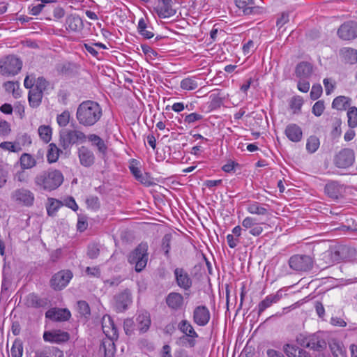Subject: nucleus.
Segmentation results:
<instances>
[{
  "instance_id": "obj_1",
  "label": "nucleus",
  "mask_w": 357,
  "mask_h": 357,
  "mask_svg": "<svg viewBox=\"0 0 357 357\" xmlns=\"http://www.w3.org/2000/svg\"><path fill=\"white\" fill-rule=\"evenodd\" d=\"M76 116L79 124L92 126L101 118L102 109L96 102L84 101L78 106Z\"/></svg>"
},
{
  "instance_id": "obj_2",
  "label": "nucleus",
  "mask_w": 357,
  "mask_h": 357,
  "mask_svg": "<svg viewBox=\"0 0 357 357\" xmlns=\"http://www.w3.org/2000/svg\"><path fill=\"white\" fill-rule=\"evenodd\" d=\"M63 182L62 173L57 169L43 171L36 176L34 184L40 190L52 191L58 188Z\"/></svg>"
},
{
  "instance_id": "obj_3",
  "label": "nucleus",
  "mask_w": 357,
  "mask_h": 357,
  "mask_svg": "<svg viewBox=\"0 0 357 357\" xmlns=\"http://www.w3.org/2000/svg\"><path fill=\"white\" fill-rule=\"evenodd\" d=\"M102 331L108 337V340L102 342V347L104 349L105 355H112L114 349L113 340L118 337L117 328H116L112 318L105 315L102 319Z\"/></svg>"
},
{
  "instance_id": "obj_4",
  "label": "nucleus",
  "mask_w": 357,
  "mask_h": 357,
  "mask_svg": "<svg viewBox=\"0 0 357 357\" xmlns=\"http://www.w3.org/2000/svg\"><path fill=\"white\" fill-rule=\"evenodd\" d=\"M147 250L148 245L146 244H140L128 257V261L131 264H135L137 272H140L146 266L148 261Z\"/></svg>"
},
{
  "instance_id": "obj_5",
  "label": "nucleus",
  "mask_w": 357,
  "mask_h": 357,
  "mask_svg": "<svg viewBox=\"0 0 357 357\" xmlns=\"http://www.w3.org/2000/svg\"><path fill=\"white\" fill-rule=\"evenodd\" d=\"M22 63L14 56H8L0 59V74L3 76H14L22 68Z\"/></svg>"
},
{
  "instance_id": "obj_6",
  "label": "nucleus",
  "mask_w": 357,
  "mask_h": 357,
  "mask_svg": "<svg viewBox=\"0 0 357 357\" xmlns=\"http://www.w3.org/2000/svg\"><path fill=\"white\" fill-rule=\"evenodd\" d=\"M86 139V136L80 130L63 129L60 131V142L64 149L77 142L83 143Z\"/></svg>"
},
{
  "instance_id": "obj_7",
  "label": "nucleus",
  "mask_w": 357,
  "mask_h": 357,
  "mask_svg": "<svg viewBox=\"0 0 357 357\" xmlns=\"http://www.w3.org/2000/svg\"><path fill=\"white\" fill-rule=\"evenodd\" d=\"M10 197L12 201L17 204L27 207L32 206L35 199L33 193L23 188L14 190Z\"/></svg>"
},
{
  "instance_id": "obj_8",
  "label": "nucleus",
  "mask_w": 357,
  "mask_h": 357,
  "mask_svg": "<svg viewBox=\"0 0 357 357\" xmlns=\"http://www.w3.org/2000/svg\"><path fill=\"white\" fill-rule=\"evenodd\" d=\"M153 10L160 18H169L176 13V8L172 0H158Z\"/></svg>"
},
{
  "instance_id": "obj_9",
  "label": "nucleus",
  "mask_w": 357,
  "mask_h": 357,
  "mask_svg": "<svg viewBox=\"0 0 357 357\" xmlns=\"http://www.w3.org/2000/svg\"><path fill=\"white\" fill-rule=\"evenodd\" d=\"M289 264L296 271H308L312 267L313 261L310 256L296 255L289 259Z\"/></svg>"
},
{
  "instance_id": "obj_10",
  "label": "nucleus",
  "mask_w": 357,
  "mask_h": 357,
  "mask_svg": "<svg viewBox=\"0 0 357 357\" xmlns=\"http://www.w3.org/2000/svg\"><path fill=\"white\" fill-rule=\"evenodd\" d=\"M72 278L73 273L70 271H60L52 276L50 285L54 290H61L68 285Z\"/></svg>"
},
{
  "instance_id": "obj_11",
  "label": "nucleus",
  "mask_w": 357,
  "mask_h": 357,
  "mask_svg": "<svg viewBox=\"0 0 357 357\" xmlns=\"http://www.w3.org/2000/svg\"><path fill=\"white\" fill-rule=\"evenodd\" d=\"M354 160V151L350 149H344L335 155L334 163L339 168H347L353 165Z\"/></svg>"
},
{
  "instance_id": "obj_12",
  "label": "nucleus",
  "mask_w": 357,
  "mask_h": 357,
  "mask_svg": "<svg viewBox=\"0 0 357 357\" xmlns=\"http://www.w3.org/2000/svg\"><path fill=\"white\" fill-rule=\"evenodd\" d=\"M241 225L243 230L248 231L249 234L254 236L261 235L264 231L263 225L264 223L262 222H257V218L254 217L248 216L245 218L243 220Z\"/></svg>"
},
{
  "instance_id": "obj_13",
  "label": "nucleus",
  "mask_w": 357,
  "mask_h": 357,
  "mask_svg": "<svg viewBox=\"0 0 357 357\" xmlns=\"http://www.w3.org/2000/svg\"><path fill=\"white\" fill-rule=\"evenodd\" d=\"M211 319V313L205 305L196 306L192 312L193 322L199 326H206Z\"/></svg>"
},
{
  "instance_id": "obj_14",
  "label": "nucleus",
  "mask_w": 357,
  "mask_h": 357,
  "mask_svg": "<svg viewBox=\"0 0 357 357\" xmlns=\"http://www.w3.org/2000/svg\"><path fill=\"white\" fill-rule=\"evenodd\" d=\"M77 156L80 165L89 168L93 166L96 162V156L92 150L85 146H82L77 149Z\"/></svg>"
},
{
  "instance_id": "obj_15",
  "label": "nucleus",
  "mask_w": 357,
  "mask_h": 357,
  "mask_svg": "<svg viewBox=\"0 0 357 357\" xmlns=\"http://www.w3.org/2000/svg\"><path fill=\"white\" fill-rule=\"evenodd\" d=\"M178 328L182 333L188 337V344L190 347H194L195 344V340L199 335L194 329L192 324L187 319H183L178 323Z\"/></svg>"
},
{
  "instance_id": "obj_16",
  "label": "nucleus",
  "mask_w": 357,
  "mask_h": 357,
  "mask_svg": "<svg viewBox=\"0 0 357 357\" xmlns=\"http://www.w3.org/2000/svg\"><path fill=\"white\" fill-rule=\"evenodd\" d=\"M337 34L343 40H351L357 37V22L350 21L342 24Z\"/></svg>"
},
{
  "instance_id": "obj_17",
  "label": "nucleus",
  "mask_w": 357,
  "mask_h": 357,
  "mask_svg": "<svg viewBox=\"0 0 357 357\" xmlns=\"http://www.w3.org/2000/svg\"><path fill=\"white\" fill-rule=\"evenodd\" d=\"M176 284L183 290H188L192 287V280L188 272L182 268H176L174 271Z\"/></svg>"
},
{
  "instance_id": "obj_18",
  "label": "nucleus",
  "mask_w": 357,
  "mask_h": 357,
  "mask_svg": "<svg viewBox=\"0 0 357 357\" xmlns=\"http://www.w3.org/2000/svg\"><path fill=\"white\" fill-rule=\"evenodd\" d=\"M324 190L326 194L333 199H338L344 192V185L334 181L328 182Z\"/></svg>"
},
{
  "instance_id": "obj_19",
  "label": "nucleus",
  "mask_w": 357,
  "mask_h": 357,
  "mask_svg": "<svg viewBox=\"0 0 357 357\" xmlns=\"http://www.w3.org/2000/svg\"><path fill=\"white\" fill-rule=\"evenodd\" d=\"M69 334L67 332L61 331L60 330L46 331L43 334L45 341L55 343L67 342L69 340Z\"/></svg>"
},
{
  "instance_id": "obj_20",
  "label": "nucleus",
  "mask_w": 357,
  "mask_h": 357,
  "mask_svg": "<svg viewBox=\"0 0 357 357\" xmlns=\"http://www.w3.org/2000/svg\"><path fill=\"white\" fill-rule=\"evenodd\" d=\"M266 206V204L255 201H251L246 204L245 208L250 214L257 215L259 216H268L269 215V212Z\"/></svg>"
},
{
  "instance_id": "obj_21",
  "label": "nucleus",
  "mask_w": 357,
  "mask_h": 357,
  "mask_svg": "<svg viewBox=\"0 0 357 357\" xmlns=\"http://www.w3.org/2000/svg\"><path fill=\"white\" fill-rule=\"evenodd\" d=\"M135 321L137 331H139V333H146L149 329L151 323L149 313L147 312H139L136 317Z\"/></svg>"
},
{
  "instance_id": "obj_22",
  "label": "nucleus",
  "mask_w": 357,
  "mask_h": 357,
  "mask_svg": "<svg viewBox=\"0 0 357 357\" xmlns=\"http://www.w3.org/2000/svg\"><path fill=\"white\" fill-rule=\"evenodd\" d=\"M70 312L67 309L52 308L45 313V317L52 321H66L70 317Z\"/></svg>"
},
{
  "instance_id": "obj_23",
  "label": "nucleus",
  "mask_w": 357,
  "mask_h": 357,
  "mask_svg": "<svg viewBox=\"0 0 357 357\" xmlns=\"http://www.w3.org/2000/svg\"><path fill=\"white\" fill-rule=\"evenodd\" d=\"M284 133L287 137L293 142H298L303 138L302 129L295 123H290L287 126Z\"/></svg>"
},
{
  "instance_id": "obj_24",
  "label": "nucleus",
  "mask_w": 357,
  "mask_h": 357,
  "mask_svg": "<svg viewBox=\"0 0 357 357\" xmlns=\"http://www.w3.org/2000/svg\"><path fill=\"white\" fill-rule=\"evenodd\" d=\"M282 298V293L278 291L275 294H269L258 304V314L260 315L273 303H278Z\"/></svg>"
},
{
  "instance_id": "obj_25",
  "label": "nucleus",
  "mask_w": 357,
  "mask_h": 357,
  "mask_svg": "<svg viewBox=\"0 0 357 357\" xmlns=\"http://www.w3.org/2000/svg\"><path fill=\"white\" fill-rule=\"evenodd\" d=\"M167 306L174 310L181 309L184 303V298L182 294L178 292H172L166 298Z\"/></svg>"
},
{
  "instance_id": "obj_26",
  "label": "nucleus",
  "mask_w": 357,
  "mask_h": 357,
  "mask_svg": "<svg viewBox=\"0 0 357 357\" xmlns=\"http://www.w3.org/2000/svg\"><path fill=\"white\" fill-rule=\"evenodd\" d=\"M86 139L91 142V146L96 148L98 153L105 156L107 151V146L105 141L96 134H90L86 136Z\"/></svg>"
},
{
  "instance_id": "obj_27",
  "label": "nucleus",
  "mask_w": 357,
  "mask_h": 357,
  "mask_svg": "<svg viewBox=\"0 0 357 357\" xmlns=\"http://www.w3.org/2000/svg\"><path fill=\"white\" fill-rule=\"evenodd\" d=\"M36 357H63L62 351L54 347H43L35 351Z\"/></svg>"
},
{
  "instance_id": "obj_28",
  "label": "nucleus",
  "mask_w": 357,
  "mask_h": 357,
  "mask_svg": "<svg viewBox=\"0 0 357 357\" xmlns=\"http://www.w3.org/2000/svg\"><path fill=\"white\" fill-rule=\"evenodd\" d=\"M66 28L73 32H78L83 28L82 19L76 15H70L66 20Z\"/></svg>"
},
{
  "instance_id": "obj_29",
  "label": "nucleus",
  "mask_w": 357,
  "mask_h": 357,
  "mask_svg": "<svg viewBox=\"0 0 357 357\" xmlns=\"http://www.w3.org/2000/svg\"><path fill=\"white\" fill-rule=\"evenodd\" d=\"M329 347L334 357H347V350L343 343L336 339H331Z\"/></svg>"
},
{
  "instance_id": "obj_30",
  "label": "nucleus",
  "mask_w": 357,
  "mask_h": 357,
  "mask_svg": "<svg viewBox=\"0 0 357 357\" xmlns=\"http://www.w3.org/2000/svg\"><path fill=\"white\" fill-rule=\"evenodd\" d=\"M326 342L323 339L320 338L317 335H310V338L307 344V348H310L316 351H321L326 348Z\"/></svg>"
},
{
  "instance_id": "obj_31",
  "label": "nucleus",
  "mask_w": 357,
  "mask_h": 357,
  "mask_svg": "<svg viewBox=\"0 0 357 357\" xmlns=\"http://www.w3.org/2000/svg\"><path fill=\"white\" fill-rule=\"evenodd\" d=\"M132 302L131 294L128 291H125L116 297V307L119 310H124Z\"/></svg>"
},
{
  "instance_id": "obj_32",
  "label": "nucleus",
  "mask_w": 357,
  "mask_h": 357,
  "mask_svg": "<svg viewBox=\"0 0 357 357\" xmlns=\"http://www.w3.org/2000/svg\"><path fill=\"white\" fill-rule=\"evenodd\" d=\"M312 72V66L307 62H301L297 65L296 75L300 78L308 77Z\"/></svg>"
},
{
  "instance_id": "obj_33",
  "label": "nucleus",
  "mask_w": 357,
  "mask_h": 357,
  "mask_svg": "<svg viewBox=\"0 0 357 357\" xmlns=\"http://www.w3.org/2000/svg\"><path fill=\"white\" fill-rule=\"evenodd\" d=\"M20 164L22 169H29L36 165V160L31 154L23 153L20 156Z\"/></svg>"
},
{
  "instance_id": "obj_34",
  "label": "nucleus",
  "mask_w": 357,
  "mask_h": 357,
  "mask_svg": "<svg viewBox=\"0 0 357 357\" xmlns=\"http://www.w3.org/2000/svg\"><path fill=\"white\" fill-rule=\"evenodd\" d=\"M25 305L29 307L38 308L46 305V302L34 294H29L25 299Z\"/></svg>"
},
{
  "instance_id": "obj_35",
  "label": "nucleus",
  "mask_w": 357,
  "mask_h": 357,
  "mask_svg": "<svg viewBox=\"0 0 357 357\" xmlns=\"http://www.w3.org/2000/svg\"><path fill=\"white\" fill-rule=\"evenodd\" d=\"M43 98V93L37 89H31L29 92V102L31 107L35 108L40 105Z\"/></svg>"
},
{
  "instance_id": "obj_36",
  "label": "nucleus",
  "mask_w": 357,
  "mask_h": 357,
  "mask_svg": "<svg viewBox=\"0 0 357 357\" xmlns=\"http://www.w3.org/2000/svg\"><path fill=\"white\" fill-rule=\"evenodd\" d=\"M63 204L59 200L54 198H48L46 205L48 215L54 216Z\"/></svg>"
},
{
  "instance_id": "obj_37",
  "label": "nucleus",
  "mask_w": 357,
  "mask_h": 357,
  "mask_svg": "<svg viewBox=\"0 0 357 357\" xmlns=\"http://www.w3.org/2000/svg\"><path fill=\"white\" fill-rule=\"evenodd\" d=\"M40 139L45 143H48L52 139V129L50 126L42 125L38 129Z\"/></svg>"
},
{
  "instance_id": "obj_38",
  "label": "nucleus",
  "mask_w": 357,
  "mask_h": 357,
  "mask_svg": "<svg viewBox=\"0 0 357 357\" xmlns=\"http://www.w3.org/2000/svg\"><path fill=\"white\" fill-rule=\"evenodd\" d=\"M137 29L140 35L146 39L152 38L154 36L151 27H148L145 20L141 18L138 22Z\"/></svg>"
},
{
  "instance_id": "obj_39",
  "label": "nucleus",
  "mask_w": 357,
  "mask_h": 357,
  "mask_svg": "<svg viewBox=\"0 0 357 357\" xmlns=\"http://www.w3.org/2000/svg\"><path fill=\"white\" fill-rule=\"evenodd\" d=\"M180 86L185 91H192L197 88L198 83L194 77H188L181 80Z\"/></svg>"
},
{
  "instance_id": "obj_40",
  "label": "nucleus",
  "mask_w": 357,
  "mask_h": 357,
  "mask_svg": "<svg viewBox=\"0 0 357 357\" xmlns=\"http://www.w3.org/2000/svg\"><path fill=\"white\" fill-rule=\"evenodd\" d=\"M349 105V98L345 96H338L335 98L333 102L332 107L337 110H344Z\"/></svg>"
},
{
  "instance_id": "obj_41",
  "label": "nucleus",
  "mask_w": 357,
  "mask_h": 357,
  "mask_svg": "<svg viewBox=\"0 0 357 357\" xmlns=\"http://www.w3.org/2000/svg\"><path fill=\"white\" fill-rule=\"evenodd\" d=\"M341 52L347 62L354 63L357 61V52L354 49L344 47L341 50Z\"/></svg>"
},
{
  "instance_id": "obj_42",
  "label": "nucleus",
  "mask_w": 357,
  "mask_h": 357,
  "mask_svg": "<svg viewBox=\"0 0 357 357\" xmlns=\"http://www.w3.org/2000/svg\"><path fill=\"white\" fill-rule=\"evenodd\" d=\"M3 87L5 90L15 98H18L20 96V85L17 82L8 81L4 83Z\"/></svg>"
},
{
  "instance_id": "obj_43",
  "label": "nucleus",
  "mask_w": 357,
  "mask_h": 357,
  "mask_svg": "<svg viewBox=\"0 0 357 357\" xmlns=\"http://www.w3.org/2000/svg\"><path fill=\"white\" fill-rule=\"evenodd\" d=\"M59 149L54 144H50L47 153V160L50 163L57 161L59 157Z\"/></svg>"
},
{
  "instance_id": "obj_44",
  "label": "nucleus",
  "mask_w": 357,
  "mask_h": 357,
  "mask_svg": "<svg viewBox=\"0 0 357 357\" xmlns=\"http://www.w3.org/2000/svg\"><path fill=\"white\" fill-rule=\"evenodd\" d=\"M347 123L350 128L357 127V108L356 107H351L347 111Z\"/></svg>"
},
{
  "instance_id": "obj_45",
  "label": "nucleus",
  "mask_w": 357,
  "mask_h": 357,
  "mask_svg": "<svg viewBox=\"0 0 357 357\" xmlns=\"http://www.w3.org/2000/svg\"><path fill=\"white\" fill-rule=\"evenodd\" d=\"M320 142L319 139L316 136H310L307 139L306 149L310 153H314L319 147Z\"/></svg>"
},
{
  "instance_id": "obj_46",
  "label": "nucleus",
  "mask_w": 357,
  "mask_h": 357,
  "mask_svg": "<svg viewBox=\"0 0 357 357\" xmlns=\"http://www.w3.org/2000/svg\"><path fill=\"white\" fill-rule=\"evenodd\" d=\"M70 114L68 110L63 111L56 116V122L60 127H66L70 121Z\"/></svg>"
},
{
  "instance_id": "obj_47",
  "label": "nucleus",
  "mask_w": 357,
  "mask_h": 357,
  "mask_svg": "<svg viewBox=\"0 0 357 357\" xmlns=\"http://www.w3.org/2000/svg\"><path fill=\"white\" fill-rule=\"evenodd\" d=\"M123 328L127 335H132L137 330L136 321L132 319H127L124 321Z\"/></svg>"
},
{
  "instance_id": "obj_48",
  "label": "nucleus",
  "mask_w": 357,
  "mask_h": 357,
  "mask_svg": "<svg viewBox=\"0 0 357 357\" xmlns=\"http://www.w3.org/2000/svg\"><path fill=\"white\" fill-rule=\"evenodd\" d=\"M12 357H22L23 347L20 341H15L10 349Z\"/></svg>"
},
{
  "instance_id": "obj_49",
  "label": "nucleus",
  "mask_w": 357,
  "mask_h": 357,
  "mask_svg": "<svg viewBox=\"0 0 357 357\" xmlns=\"http://www.w3.org/2000/svg\"><path fill=\"white\" fill-rule=\"evenodd\" d=\"M203 119V116L198 113H190L186 114L184 117L183 122L188 125H192L197 121H201Z\"/></svg>"
},
{
  "instance_id": "obj_50",
  "label": "nucleus",
  "mask_w": 357,
  "mask_h": 357,
  "mask_svg": "<svg viewBox=\"0 0 357 357\" xmlns=\"http://www.w3.org/2000/svg\"><path fill=\"white\" fill-rule=\"evenodd\" d=\"M0 148L13 153H17L21 151V147L19 144L17 145L10 142H1L0 144Z\"/></svg>"
},
{
  "instance_id": "obj_51",
  "label": "nucleus",
  "mask_w": 357,
  "mask_h": 357,
  "mask_svg": "<svg viewBox=\"0 0 357 357\" xmlns=\"http://www.w3.org/2000/svg\"><path fill=\"white\" fill-rule=\"evenodd\" d=\"M48 85V82L43 77H40L35 80V86L33 89H37V91L43 93L47 89Z\"/></svg>"
},
{
  "instance_id": "obj_52",
  "label": "nucleus",
  "mask_w": 357,
  "mask_h": 357,
  "mask_svg": "<svg viewBox=\"0 0 357 357\" xmlns=\"http://www.w3.org/2000/svg\"><path fill=\"white\" fill-rule=\"evenodd\" d=\"M235 3L238 8L245 13L252 8V0H235Z\"/></svg>"
},
{
  "instance_id": "obj_53",
  "label": "nucleus",
  "mask_w": 357,
  "mask_h": 357,
  "mask_svg": "<svg viewBox=\"0 0 357 357\" xmlns=\"http://www.w3.org/2000/svg\"><path fill=\"white\" fill-rule=\"evenodd\" d=\"M77 308L81 314L84 316L90 314V307L86 301H80L77 302Z\"/></svg>"
},
{
  "instance_id": "obj_54",
  "label": "nucleus",
  "mask_w": 357,
  "mask_h": 357,
  "mask_svg": "<svg viewBox=\"0 0 357 357\" xmlns=\"http://www.w3.org/2000/svg\"><path fill=\"white\" fill-rule=\"evenodd\" d=\"M299 349L296 346L288 344L284 347V352L289 357H297Z\"/></svg>"
},
{
  "instance_id": "obj_55",
  "label": "nucleus",
  "mask_w": 357,
  "mask_h": 357,
  "mask_svg": "<svg viewBox=\"0 0 357 357\" xmlns=\"http://www.w3.org/2000/svg\"><path fill=\"white\" fill-rule=\"evenodd\" d=\"M324 104L322 101H317L312 107V113L317 116H321L324 111Z\"/></svg>"
},
{
  "instance_id": "obj_56",
  "label": "nucleus",
  "mask_w": 357,
  "mask_h": 357,
  "mask_svg": "<svg viewBox=\"0 0 357 357\" xmlns=\"http://www.w3.org/2000/svg\"><path fill=\"white\" fill-rule=\"evenodd\" d=\"M141 48L142 52L149 58L154 59L158 56V53L156 51L153 50L151 47L146 45H142Z\"/></svg>"
},
{
  "instance_id": "obj_57",
  "label": "nucleus",
  "mask_w": 357,
  "mask_h": 357,
  "mask_svg": "<svg viewBox=\"0 0 357 357\" xmlns=\"http://www.w3.org/2000/svg\"><path fill=\"white\" fill-rule=\"evenodd\" d=\"M322 93V87L320 84L313 85L310 91V97L312 100L318 99Z\"/></svg>"
},
{
  "instance_id": "obj_58",
  "label": "nucleus",
  "mask_w": 357,
  "mask_h": 357,
  "mask_svg": "<svg viewBox=\"0 0 357 357\" xmlns=\"http://www.w3.org/2000/svg\"><path fill=\"white\" fill-rule=\"evenodd\" d=\"M141 183L150 185L151 184V178L146 173H142V172L135 177Z\"/></svg>"
},
{
  "instance_id": "obj_59",
  "label": "nucleus",
  "mask_w": 357,
  "mask_h": 357,
  "mask_svg": "<svg viewBox=\"0 0 357 357\" xmlns=\"http://www.w3.org/2000/svg\"><path fill=\"white\" fill-rule=\"evenodd\" d=\"M141 183L150 185L151 184V178L146 173H142V172L135 177Z\"/></svg>"
},
{
  "instance_id": "obj_60",
  "label": "nucleus",
  "mask_w": 357,
  "mask_h": 357,
  "mask_svg": "<svg viewBox=\"0 0 357 357\" xmlns=\"http://www.w3.org/2000/svg\"><path fill=\"white\" fill-rule=\"evenodd\" d=\"M86 203L89 208L96 210L99 207L98 198L97 197L91 196L86 200Z\"/></svg>"
},
{
  "instance_id": "obj_61",
  "label": "nucleus",
  "mask_w": 357,
  "mask_h": 357,
  "mask_svg": "<svg viewBox=\"0 0 357 357\" xmlns=\"http://www.w3.org/2000/svg\"><path fill=\"white\" fill-rule=\"evenodd\" d=\"M44 8V4L38 3L36 5L32 4L29 6V13L32 15H37L41 13Z\"/></svg>"
},
{
  "instance_id": "obj_62",
  "label": "nucleus",
  "mask_w": 357,
  "mask_h": 357,
  "mask_svg": "<svg viewBox=\"0 0 357 357\" xmlns=\"http://www.w3.org/2000/svg\"><path fill=\"white\" fill-rule=\"evenodd\" d=\"M99 251L100 250L98 245L92 244L89 246L87 254L90 258L94 259L99 255Z\"/></svg>"
},
{
  "instance_id": "obj_63",
  "label": "nucleus",
  "mask_w": 357,
  "mask_h": 357,
  "mask_svg": "<svg viewBox=\"0 0 357 357\" xmlns=\"http://www.w3.org/2000/svg\"><path fill=\"white\" fill-rule=\"evenodd\" d=\"M10 132V124L6 121H0V135H7Z\"/></svg>"
},
{
  "instance_id": "obj_64",
  "label": "nucleus",
  "mask_w": 357,
  "mask_h": 357,
  "mask_svg": "<svg viewBox=\"0 0 357 357\" xmlns=\"http://www.w3.org/2000/svg\"><path fill=\"white\" fill-rule=\"evenodd\" d=\"M309 338H310V335L301 333L297 335L296 342L301 346L307 347V344Z\"/></svg>"
}]
</instances>
